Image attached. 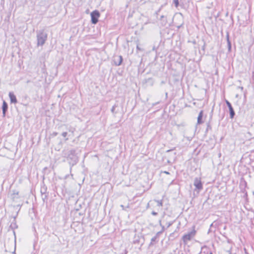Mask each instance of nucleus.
Instances as JSON below:
<instances>
[{
    "label": "nucleus",
    "instance_id": "obj_1",
    "mask_svg": "<svg viewBox=\"0 0 254 254\" xmlns=\"http://www.w3.org/2000/svg\"><path fill=\"white\" fill-rule=\"evenodd\" d=\"M47 39V34L44 30L37 31V46H43Z\"/></svg>",
    "mask_w": 254,
    "mask_h": 254
},
{
    "label": "nucleus",
    "instance_id": "obj_2",
    "mask_svg": "<svg viewBox=\"0 0 254 254\" xmlns=\"http://www.w3.org/2000/svg\"><path fill=\"white\" fill-rule=\"evenodd\" d=\"M195 231L193 230L187 234H185L183 237V240L185 243H187L188 241L191 240V239L195 236Z\"/></svg>",
    "mask_w": 254,
    "mask_h": 254
},
{
    "label": "nucleus",
    "instance_id": "obj_3",
    "mask_svg": "<svg viewBox=\"0 0 254 254\" xmlns=\"http://www.w3.org/2000/svg\"><path fill=\"white\" fill-rule=\"evenodd\" d=\"M193 185L195 187V190H197L199 192L203 188L200 178H195L194 180Z\"/></svg>",
    "mask_w": 254,
    "mask_h": 254
},
{
    "label": "nucleus",
    "instance_id": "obj_4",
    "mask_svg": "<svg viewBox=\"0 0 254 254\" xmlns=\"http://www.w3.org/2000/svg\"><path fill=\"white\" fill-rule=\"evenodd\" d=\"M100 13L98 10H94L91 13V22L93 24H96L98 21Z\"/></svg>",
    "mask_w": 254,
    "mask_h": 254
},
{
    "label": "nucleus",
    "instance_id": "obj_5",
    "mask_svg": "<svg viewBox=\"0 0 254 254\" xmlns=\"http://www.w3.org/2000/svg\"><path fill=\"white\" fill-rule=\"evenodd\" d=\"M113 61L116 65H120L123 62V57L121 56H115Z\"/></svg>",
    "mask_w": 254,
    "mask_h": 254
},
{
    "label": "nucleus",
    "instance_id": "obj_6",
    "mask_svg": "<svg viewBox=\"0 0 254 254\" xmlns=\"http://www.w3.org/2000/svg\"><path fill=\"white\" fill-rule=\"evenodd\" d=\"M11 103H16L17 102L16 97L13 92H10L8 94Z\"/></svg>",
    "mask_w": 254,
    "mask_h": 254
},
{
    "label": "nucleus",
    "instance_id": "obj_7",
    "mask_svg": "<svg viewBox=\"0 0 254 254\" xmlns=\"http://www.w3.org/2000/svg\"><path fill=\"white\" fill-rule=\"evenodd\" d=\"M68 158H69L71 159H73L75 158V150L71 149L68 151L67 156Z\"/></svg>",
    "mask_w": 254,
    "mask_h": 254
},
{
    "label": "nucleus",
    "instance_id": "obj_8",
    "mask_svg": "<svg viewBox=\"0 0 254 254\" xmlns=\"http://www.w3.org/2000/svg\"><path fill=\"white\" fill-rule=\"evenodd\" d=\"M8 105L6 102L5 101H3L2 106V114L3 116L5 117L6 112L7 111Z\"/></svg>",
    "mask_w": 254,
    "mask_h": 254
},
{
    "label": "nucleus",
    "instance_id": "obj_9",
    "mask_svg": "<svg viewBox=\"0 0 254 254\" xmlns=\"http://www.w3.org/2000/svg\"><path fill=\"white\" fill-rule=\"evenodd\" d=\"M229 113H230V118L232 119L234 118L235 115V111L233 109V108L232 106H230V108H229Z\"/></svg>",
    "mask_w": 254,
    "mask_h": 254
},
{
    "label": "nucleus",
    "instance_id": "obj_10",
    "mask_svg": "<svg viewBox=\"0 0 254 254\" xmlns=\"http://www.w3.org/2000/svg\"><path fill=\"white\" fill-rule=\"evenodd\" d=\"M203 117V111H201L198 115V116L197 117V124H201L202 123V118Z\"/></svg>",
    "mask_w": 254,
    "mask_h": 254
},
{
    "label": "nucleus",
    "instance_id": "obj_11",
    "mask_svg": "<svg viewBox=\"0 0 254 254\" xmlns=\"http://www.w3.org/2000/svg\"><path fill=\"white\" fill-rule=\"evenodd\" d=\"M226 38H227V45H228V50L229 51H230L231 49V42H230V41L229 40V33L228 32L227 33Z\"/></svg>",
    "mask_w": 254,
    "mask_h": 254
},
{
    "label": "nucleus",
    "instance_id": "obj_12",
    "mask_svg": "<svg viewBox=\"0 0 254 254\" xmlns=\"http://www.w3.org/2000/svg\"><path fill=\"white\" fill-rule=\"evenodd\" d=\"M160 20L162 21V24L163 26L166 25L167 23V21L166 18L164 15L161 16Z\"/></svg>",
    "mask_w": 254,
    "mask_h": 254
},
{
    "label": "nucleus",
    "instance_id": "obj_13",
    "mask_svg": "<svg viewBox=\"0 0 254 254\" xmlns=\"http://www.w3.org/2000/svg\"><path fill=\"white\" fill-rule=\"evenodd\" d=\"M41 192L42 195V198H43V200L44 201V199L45 198H47V195L45 194L46 189H45L44 188H42L41 190Z\"/></svg>",
    "mask_w": 254,
    "mask_h": 254
},
{
    "label": "nucleus",
    "instance_id": "obj_14",
    "mask_svg": "<svg viewBox=\"0 0 254 254\" xmlns=\"http://www.w3.org/2000/svg\"><path fill=\"white\" fill-rule=\"evenodd\" d=\"M154 201L157 203V206H158L161 207V206H162L163 202H162V200H154Z\"/></svg>",
    "mask_w": 254,
    "mask_h": 254
},
{
    "label": "nucleus",
    "instance_id": "obj_15",
    "mask_svg": "<svg viewBox=\"0 0 254 254\" xmlns=\"http://www.w3.org/2000/svg\"><path fill=\"white\" fill-rule=\"evenodd\" d=\"M173 2L176 7H178L179 5V0H173Z\"/></svg>",
    "mask_w": 254,
    "mask_h": 254
},
{
    "label": "nucleus",
    "instance_id": "obj_16",
    "mask_svg": "<svg viewBox=\"0 0 254 254\" xmlns=\"http://www.w3.org/2000/svg\"><path fill=\"white\" fill-rule=\"evenodd\" d=\"M225 102H226V103L228 108H230V106H232L231 104L228 100H225Z\"/></svg>",
    "mask_w": 254,
    "mask_h": 254
},
{
    "label": "nucleus",
    "instance_id": "obj_17",
    "mask_svg": "<svg viewBox=\"0 0 254 254\" xmlns=\"http://www.w3.org/2000/svg\"><path fill=\"white\" fill-rule=\"evenodd\" d=\"M67 133L66 132H64L62 133V136L65 137L67 136Z\"/></svg>",
    "mask_w": 254,
    "mask_h": 254
},
{
    "label": "nucleus",
    "instance_id": "obj_18",
    "mask_svg": "<svg viewBox=\"0 0 254 254\" xmlns=\"http://www.w3.org/2000/svg\"><path fill=\"white\" fill-rule=\"evenodd\" d=\"M121 207L122 208L123 210H126V207H125V206L124 205H121ZM129 207L128 205H127V208H128Z\"/></svg>",
    "mask_w": 254,
    "mask_h": 254
},
{
    "label": "nucleus",
    "instance_id": "obj_19",
    "mask_svg": "<svg viewBox=\"0 0 254 254\" xmlns=\"http://www.w3.org/2000/svg\"><path fill=\"white\" fill-rule=\"evenodd\" d=\"M74 130H75L74 128H71L69 129V131H70L72 133H73Z\"/></svg>",
    "mask_w": 254,
    "mask_h": 254
},
{
    "label": "nucleus",
    "instance_id": "obj_20",
    "mask_svg": "<svg viewBox=\"0 0 254 254\" xmlns=\"http://www.w3.org/2000/svg\"><path fill=\"white\" fill-rule=\"evenodd\" d=\"M160 226L162 227V230H161V231L163 232V231H164V230H165V228H164V226H162V225H161V221H160Z\"/></svg>",
    "mask_w": 254,
    "mask_h": 254
},
{
    "label": "nucleus",
    "instance_id": "obj_21",
    "mask_svg": "<svg viewBox=\"0 0 254 254\" xmlns=\"http://www.w3.org/2000/svg\"><path fill=\"white\" fill-rule=\"evenodd\" d=\"M156 238H157V237H156V236L153 237V238L151 239V241H152V242H154V241H155V240L156 239Z\"/></svg>",
    "mask_w": 254,
    "mask_h": 254
},
{
    "label": "nucleus",
    "instance_id": "obj_22",
    "mask_svg": "<svg viewBox=\"0 0 254 254\" xmlns=\"http://www.w3.org/2000/svg\"><path fill=\"white\" fill-rule=\"evenodd\" d=\"M151 214L153 215H157V213L155 212V211H152Z\"/></svg>",
    "mask_w": 254,
    "mask_h": 254
},
{
    "label": "nucleus",
    "instance_id": "obj_23",
    "mask_svg": "<svg viewBox=\"0 0 254 254\" xmlns=\"http://www.w3.org/2000/svg\"><path fill=\"white\" fill-rule=\"evenodd\" d=\"M57 134H58V133H57V132H54L52 133V135H53L54 136H56Z\"/></svg>",
    "mask_w": 254,
    "mask_h": 254
},
{
    "label": "nucleus",
    "instance_id": "obj_24",
    "mask_svg": "<svg viewBox=\"0 0 254 254\" xmlns=\"http://www.w3.org/2000/svg\"><path fill=\"white\" fill-rule=\"evenodd\" d=\"M115 109V106H113V107H112V109H111V111H112V112H113H113H114Z\"/></svg>",
    "mask_w": 254,
    "mask_h": 254
},
{
    "label": "nucleus",
    "instance_id": "obj_25",
    "mask_svg": "<svg viewBox=\"0 0 254 254\" xmlns=\"http://www.w3.org/2000/svg\"><path fill=\"white\" fill-rule=\"evenodd\" d=\"M238 88L241 89V91H243V87L241 86H238Z\"/></svg>",
    "mask_w": 254,
    "mask_h": 254
},
{
    "label": "nucleus",
    "instance_id": "obj_26",
    "mask_svg": "<svg viewBox=\"0 0 254 254\" xmlns=\"http://www.w3.org/2000/svg\"><path fill=\"white\" fill-rule=\"evenodd\" d=\"M162 232H163V231H162L158 232L157 233V235H159V234H161Z\"/></svg>",
    "mask_w": 254,
    "mask_h": 254
},
{
    "label": "nucleus",
    "instance_id": "obj_27",
    "mask_svg": "<svg viewBox=\"0 0 254 254\" xmlns=\"http://www.w3.org/2000/svg\"><path fill=\"white\" fill-rule=\"evenodd\" d=\"M171 225H172V223H169L168 224L167 227H169Z\"/></svg>",
    "mask_w": 254,
    "mask_h": 254
},
{
    "label": "nucleus",
    "instance_id": "obj_28",
    "mask_svg": "<svg viewBox=\"0 0 254 254\" xmlns=\"http://www.w3.org/2000/svg\"><path fill=\"white\" fill-rule=\"evenodd\" d=\"M150 202H151V201H150L149 202H148V204H147V207H146L147 208H148V207H149V204H150Z\"/></svg>",
    "mask_w": 254,
    "mask_h": 254
},
{
    "label": "nucleus",
    "instance_id": "obj_29",
    "mask_svg": "<svg viewBox=\"0 0 254 254\" xmlns=\"http://www.w3.org/2000/svg\"><path fill=\"white\" fill-rule=\"evenodd\" d=\"M14 194L18 195V192H15V193H13V195H14Z\"/></svg>",
    "mask_w": 254,
    "mask_h": 254
},
{
    "label": "nucleus",
    "instance_id": "obj_30",
    "mask_svg": "<svg viewBox=\"0 0 254 254\" xmlns=\"http://www.w3.org/2000/svg\"><path fill=\"white\" fill-rule=\"evenodd\" d=\"M164 173H165V174H169V172H167V171H165V172H164Z\"/></svg>",
    "mask_w": 254,
    "mask_h": 254
},
{
    "label": "nucleus",
    "instance_id": "obj_31",
    "mask_svg": "<svg viewBox=\"0 0 254 254\" xmlns=\"http://www.w3.org/2000/svg\"><path fill=\"white\" fill-rule=\"evenodd\" d=\"M137 49H138V50H140V48H139L138 46H137Z\"/></svg>",
    "mask_w": 254,
    "mask_h": 254
},
{
    "label": "nucleus",
    "instance_id": "obj_32",
    "mask_svg": "<svg viewBox=\"0 0 254 254\" xmlns=\"http://www.w3.org/2000/svg\"><path fill=\"white\" fill-rule=\"evenodd\" d=\"M172 150H168L167 151V152H170Z\"/></svg>",
    "mask_w": 254,
    "mask_h": 254
},
{
    "label": "nucleus",
    "instance_id": "obj_33",
    "mask_svg": "<svg viewBox=\"0 0 254 254\" xmlns=\"http://www.w3.org/2000/svg\"><path fill=\"white\" fill-rule=\"evenodd\" d=\"M204 46L205 45L203 46V47H202V49L204 50Z\"/></svg>",
    "mask_w": 254,
    "mask_h": 254
},
{
    "label": "nucleus",
    "instance_id": "obj_34",
    "mask_svg": "<svg viewBox=\"0 0 254 254\" xmlns=\"http://www.w3.org/2000/svg\"><path fill=\"white\" fill-rule=\"evenodd\" d=\"M68 140L67 138H65V140Z\"/></svg>",
    "mask_w": 254,
    "mask_h": 254
},
{
    "label": "nucleus",
    "instance_id": "obj_35",
    "mask_svg": "<svg viewBox=\"0 0 254 254\" xmlns=\"http://www.w3.org/2000/svg\"><path fill=\"white\" fill-rule=\"evenodd\" d=\"M209 254H213L212 253H210Z\"/></svg>",
    "mask_w": 254,
    "mask_h": 254
}]
</instances>
